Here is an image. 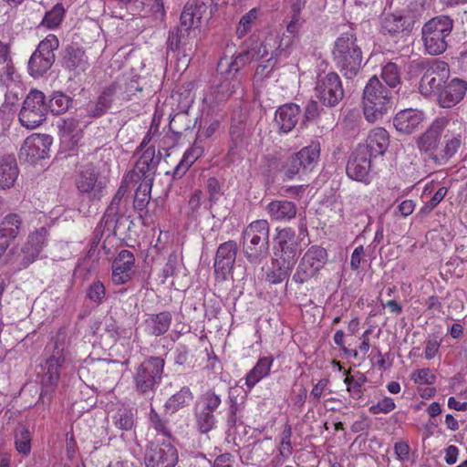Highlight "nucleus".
I'll return each mask as SVG.
<instances>
[{
    "label": "nucleus",
    "mask_w": 467,
    "mask_h": 467,
    "mask_svg": "<svg viewBox=\"0 0 467 467\" xmlns=\"http://www.w3.org/2000/svg\"><path fill=\"white\" fill-rule=\"evenodd\" d=\"M196 32L197 30L181 24L179 27L170 32L168 48L176 52L178 56L190 57L195 48Z\"/></svg>",
    "instance_id": "22"
},
{
    "label": "nucleus",
    "mask_w": 467,
    "mask_h": 467,
    "mask_svg": "<svg viewBox=\"0 0 467 467\" xmlns=\"http://www.w3.org/2000/svg\"><path fill=\"white\" fill-rule=\"evenodd\" d=\"M165 360L161 357L145 358L134 368L132 382L135 392L152 400L161 383Z\"/></svg>",
    "instance_id": "5"
},
{
    "label": "nucleus",
    "mask_w": 467,
    "mask_h": 467,
    "mask_svg": "<svg viewBox=\"0 0 467 467\" xmlns=\"http://www.w3.org/2000/svg\"><path fill=\"white\" fill-rule=\"evenodd\" d=\"M168 414H160L155 408L150 404V411L148 414L149 423L157 434L162 435L168 439L172 438L171 429L169 425V420L166 416Z\"/></svg>",
    "instance_id": "39"
},
{
    "label": "nucleus",
    "mask_w": 467,
    "mask_h": 467,
    "mask_svg": "<svg viewBox=\"0 0 467 467\" xmlns=\"http://www.w3.org/2000/svg\"><path fill=\"white\" fill-rule=\"evenodd\" d=\"M18 174L19 169L14 155L6 154L0 157V187L2 189L12 187Z\"/></svg>",
    "instance_id": "33"
},
{
    "label": "nucleus",
    "mask_w": 467,
    "mask_h": 467,
    "mask_svg": "<svg viewBox=\"0 0 467 467\" xmlns=\"http://www.w3.org/2000/svg\"><path fill=\"white\" fill-rule=\"evenodd\" d=\"M77 187L82 193H87L89 202H100L106 194L107 183L99 179L98 172L92 165L86 166L79 173Z\"/></svg>",
    "instance_id": "18"
},
{
    "label": "nucleus",
    "mask_w": 467,
    "mask_h": 467,
    "mask_svg": "<svg viewBox=\"0 0 467 467\" xmlns=\"http://www.w3.org/2000/svg\"><path fill=\"white\" fill-rule=\"evenodd\" d=\"M133 90L141 91L142 88L136 85V81L131 80L128 87L127 91H123L121 85L113 82L105 87L96 102L88 106V116L92 118H99L103 116L116 101H128L130 99V93Z\"/></svg>",
    "instance_id": "8"
},
{
    "label": "nucleus",
    "mask_w": 467,
    "mask_h": 467,
    "mask_svg": "<svg viewBox=\"0 0 467 467\" xmlns=\"http://www.w3.org/2000/svg\"><path fill=\"white\" fill-rule=\"evenodd\" d=\"M269 223L266 220L252 222L243 232V252L250 264L258 265L269 254Z\"/></svg>",
    "instance_id": "4"
},
{
    "label": "nucleus",
    "mask_w": 467,
    "mask_h": 467,
    "mask_svg": "<svg viewBox=\"0 0 467 467\" xmlns=\"http://www.w3.org/2000/svg\"><path fill=\"white\" fill-rule=\"evenodd\" d=\"M71 99L63 93H55L49 99L47 111L50 110L54 115L65 113L70 107Z\"/></svg>",
    "instance_id": "49"
},
{
    "label": "nucleus",
    "mask_w": 467,
    "mask_h": 467,
    "mask_svg": "<svg viewBox=\"0 0 467 467\" xmlns=\"http://www.w3.org/2000/svg\"><path fill=\"white\" fill-rule=\"evenodd\" d=\"M421 121V112L413 109H407L396 114L393 125L400 132L410 134L418 128Z\"/></svg>",
    "instance_id": "32"
},
{
    "label": "nucleus",
    "mask_w": 467,
    "mask_h": 467,
    "mask_svg": "<svg viewBox=\"0 0 467 467\" xmlns=\"http://www.w3.org/2000/svg\"><path fill=\"white\" fill-rule=\"evenodd\" d=\"M58 127L63 138L76 140V141L78 140L81 132L78 120L66 119L62 120Z\"/></svg>",
    "instance_id": "51"
},
{
    "label": "nucleus",
    "mask_w": 467,
    "mask_h": 467,
    "mask_svg": "<svg viewBox=\"0 0 467 467\" xmlns=\"http://www.w3.org/2000/svg\"><path fill=\"white\" fill-rule=\"evenodd\" d=\"M195 427L202 434H207L216 428L215 415L209 413L198 407H194Z\"/></svg>",
    "instance_id": "43"
},
{
    "label": "nucleus",
    "mask_w": 467,
    "mask_h": 467,
    "mask_svg": "<svg viewBox=\"0 0 467 467\" xmlns=\"http://www.w3.org/2000/svg\"><path fill=\"white\" fill-rule=\"evenodd\" d=\"M315 92L319 101L329 108L338 105L345 94L340 77L336 72L319 74Z\"/></svg>",
    "instance_id": "14"
},
{
    "label": "nucleus",
    "mask_w": 467,
    "mask_h": 467,
    "mask_svg": "<svg viewBox=\"0 0 467 467\" xmlns=\"http://www.w3.org/2000/svg\"><path fill=\"white\" fill-rule=\"evenodd\" d=\"M48 232L46 227H40L29 234L26 242L20 247L12 249V260L19 269H26L39 256L47 244Z\"/></svg>",
    "instance_id": "10"
},
{
    "label": "nucleus",
    "mask_w": 467,
    "mask_h": 467,
    "mask_svg": "<svg viewBox=\"0 0 467 467\" xmlns=\"http://www.w3.org/2000/svg\"><path fill=\"white\" fill-rule=\"evenodd\" d=\"M396 408V404L393 399L389 397H385L381 400H379L377 404L369 407L368 410L370 413L377 415L379 413H389L392 411Z\"/></svg>",
    "instance_id": "59"
},
{
    "label": "nucleus",
    "mask_w": 467,
    "mask_h": 467,
    "mask_svg": "<svg viewBox=\"0 0 467 467\" xmlns=\"http://www.w3.org/2000/svg\"><path fill=\"white\" fill-rule=\"evenodd\" d=\"M332 55L337 67L348 79L354 78L362 68V50L353 31L343 33L336 39Z\"/></svg>",
    "instance_id": "1"
},
{
    "label": "nucleus",
    "mask_w": 467,
    "mask_h": 467,
    "mask_svg": "<svg viewBox=\"0 0 467 467\" xmlns=\"http://www.w3.org/2000/svg\"><path fill=\"white\" fill-rule=\"evenodd\" d=\"M32 432L29 428L20 424L15 430V447L18 453L28 456L31 452Z\"/></svg>",
    "instance_id": "41"
},
{
    "label": "nucleus",
    "mask_w": 467,
    "mask_h": 467,
    "mask_svg": "<svg viewBox=\"0 0 467 467\" xmlns=\"http://www.w3.org/2000/svg\"><path fill=\"white\" fill-rule=\"evenodd\" d=\"M349 371L346 372L344 383L347 385V390L349 396L356 400H359L364 396L363 385L368 381L365 374L358 371L354 376L348 375Z\"/></svg>",
    "instance_id": "40"
},
{
    "label": "nucleus",
    "mask_w": 467,
    "mask_h": 467,
    "mask_svg": "<svg viewBox=\"0 0 467 467\" xmlns=\"http://www.w3.org/2000/svg\"><path fill=\"white\" fill-rule=\"evenodd\" d=\"M228 404L227 423L233 427L237 423V414L241 410V405L237 402V398L231 394L228 397Z\"/></svg>",
    "instance_id": "61"
},
{
    "label": "nucleus",
    "mask_w": 467,
    "mask_h": 467,
    "mask_svg": "<svg viewBox=\"0 0 467 467\" xmlns=\"http://www.w3.org/2000/svg\"><path fill=\"white\" fill-rule=\"evenodd\" d=\"M320 109L317 101L311 99L307 102L305 113L304 121H309L317 119L319 116Z\"/></svg>",
    "instance_id": "64"
},
{
    "label": "nucleus",
    "mask_w": 467,
    "mask_h": 467,
    "mask_svg": "<svg viewBox=\"0 0 467 467\" xmlns=\"http://www.w3.org/2000/svg\"><path fill=\"white\" fill-rule=\"evenodd\" d=\"M261 47L264 49L263 53H261L260 49L258 53H255L254 50H246L234 57L230 63L223 58L219 61L218 69L221 70L223 80L216 88L218 99H228L234 92L235 88L239 85L235 75L241 68L250 61L257 60L267 55L266 45L262 43L260 45Z\"/></svg>",
    "instance_id": "3"
},
{
    "label": "nucleus",
    "mask_w": 467,
    "mask_h": 467,
    "mask_svg": "<svg viewBox=\"0 0 467 467\" xmlns=\"http://www.w3.org/2000/svg\"><path fill=\"white\" fill-rule=\"evenodd\" d=\"M223 192L221 185L217 179L212 177L207 180L205 192L195 191L192 194L190 202H216L221 200Z\"/></svg>",
    "instance_id": "36"
},
{
    "label": "nucleus",
    "mask_w": 467,
    "mask_h": 467,
    "mask_svg": "<svg viewBox=\"0 0 467 467\" xmlns=\"http://www.w3.org/2000/svg\"><path fill=\"white\" fill-rule=\"evenodd\" d=\"M320 151L321 145L319 140H311L307 146L303 147L288 159L285 175L288 178H293L300 172L312 171L319 161Z\"/></svg>",
    "instance_id": "16"
},
{
    "label": "nucleus",
    "mask_w": 467,
    "mask_h": 467,
    "mask_svg": "<svg viewBox=\"0 0 467 467\" xmlns=\"http://www.w3.org/2000/svg\"><path fill=\"white\" fill-rule=\"evenodd\" d=\"M462 141L460 135L453 136L445 140V144L439 150V155L434 156L435 165L443 166L458 152Z\"/></svg>",
    "instance_id": "37"
},
{
    "label": "nucleus",
    "mask_w": 467,
    "mask_h": 467,
    "mask_svg": "<svg viewBox=\"0 0 467 467\" xmlns=\"http://www.w3.org/2000/svg\"><path fill=\"white\" fill-rule=\"evenodd\" d=\"M238 246L234 241L221 244L216 251L213 268L216 278L225 280L232 272L237 254Z\"/></svg>",
    "instance_id": "23"
},
{
    "label": "nucleus",
    "mask_w": 467,
    "mask_h": 467,
    "mask_svg": "<svg viewBox=\"0 0 467 467\" xmlns=\"http://www.w3.org/2000/svg\"><path fill=\"white\" fill-rule=\"evenodd\" d=\"M273 357L260 358L245 377V385L252 389L262 379L267 377L273 365Z\"/></svg>",
    "instance_id": "35"
},
{
    "label": "nucleus",
    "mask_w": 467,
    "mask_h": 467,
    "mask_svg": "<svg viewBox=\"0 0 467 467\" xmlns=\"http://www.w3.org/2000/svg\"><path fill=\"white\" fill-rule=\"evenodd\" d=\"M86 297L97 306H100L107 299V291L100 280L91 283L86 290Z\"/></svg>",
    "instance_id": "48"
},
{
    "label": "nucleus",
    "mask_w": 467,
    "mask_h": 467,
    "mask_svg": "<svg viewBox=\"0 0 467 467\" xmlns=\"http://www.w3.org/2000/svg\"><path fill=\"white\" fill-rule=\"evenodd\" d=\"M301 114V109L295 103H286L280 106L275 111V122L279 130L284 133L291 131L297 124Z\"/></svg>",
    "instance_id": "29"
},
{
    "label": "nucleus",
    "mask_w": 467,
    "mask_h": 467,
    "mask_svg": "<svg viewBox=\"0 0 467 467\" xmlns=\"http://www.w3.org/2000/svg\"><path fill=\"white\" fill-rule=\"evenodd\" d=\"M133 180V174H127L124 177L110 204H120V202H127L129 201L130 182Z\"/></svg>",
    "instance_id": "55"
},
{
    "label": "nucleus",
    "mask_w": 467,
    "mask_h": 467,
    "mask_svg": "<svg viewBox=\"0 0 467 467\" xmlns=\"http://www.w3.org/2000/svg\"><path fill=\"white\" fill-rule=\"evenodd\" d=\"M452 27L453 21L447 16H439L425 23L421 29L425 52L431 56L442 54L447 49V38Z\"/></svg>",
    "instance_id": "6"
},
{
    "label": "nucleus",
    "mask_w": 467,
    "mask_h": 467,
    "mask_svg": "<svg viewBox=\"0 0 467 467\" xmlns=\"http://www.w3.org/2000/svg\"><path fill=\"white\" fill-rule=\"evenodd\" d=\"M135 256L129 250H121L112 263V282L124 285L131 280L135 270Z\"/></svg>",
    "instance_id": "25"
},
{
    "label": "nucleus",
    "mask_w": 467,
    "mask_h": 467,
    "mask_svg": "<svg viewBox=\"0 0 467 467\" xmlns=\"http://www.w3.org/2000/svg\"><path fill=\"white\" fill-rule=\"evenodd\" d=\"M381 29L386 34L395 36L405 29V19L401 16L387 15L381 23Z\"/></svg>",
    "instance_id": "46"
},
{
    "label": "nucleus",
    "mask_w": 467,
    "mask_h": 467,
    "mask_svg": "<svg viewBox=\"0 0 467 467\" xmlns=\"http://www.w3.org/2000/svg\"><path fill=\"white\" fill-rule=\"evenodd\" d=\"M389 143L388 131L383 128H376L369 132L366 143L359 144L358 147L365 148L364 151L367 150V154L371 158H376L383 155L389 147Z\"/></svg>",
    "instance_id": "30"
},
{
    "label": "nucleus",
    "mask_w": 467,
    "mask_h": 467,
    "mask_svg": "<svg viewBox=\"0 0 467 467\" xmlns=\"http://www.w3.org/2000/svg\"><path fill=\"white\" fill-rule=\"evenodd\" d=\"M328 383H329L328 379H322L318 380V382L316 385H314V387L310 392V401L314 405H317L318 403V401H319L324 390L327 387Z\"/></svg>",
    "instance_id": "63"
},
{
    "label": "nucleus",
    "mask_w": 467,
    "mask_h": 467,
    "mask_svg": "<svg viewBox=\"0 0 467 467\" xmlns=\"http://www.w3.org/2000/svg\"><path fill=\"white\" fill-rule=\"evenodd\" d=\"M193 149L188 150L182 156L181 161L176 165L173 171V178L182 177L192 164L197 160L198 154Z\"/></svg>",
    "instance_id": "53"
},
{
    "label": "nucleus",
    "mask_w": 467,
    "mask_h": 467,
    "mask_svg": "<svg viewBox=\"0 0 467 467\" xmlns=\"http://www.w3.org/2000/svg\"><path fill=\"white\" fill-rule=\"evenodd\" d=\"M307 235L306 228L302 226L298 234L291 228L278 231L275 249L280 252V259L284 264H287L288 269H292L295 265L297 254L302 250L301 244L307 246L310 244Z\"/></svg>",
    "instance_id": "7"
},
{
    "label": "nucleus",
    "mask_w": 467,
    "mask_h": 467,
    "mask_svg": "<svg viewBox=\"0 0 467 467\" xmlns=\"http://www.w3.org/2000/svg\"><path fill=\"white\" fill-rule=\"evenodd\" d=\"M59 47L58 38L49 34L37 46L28 61V72L34 78L42 77L55 62L54 51Z\"/></svg>",
    "instance_id": "11"
},
{
    "label": "nucleus",
    "mask_w": 467,
    "mask_h": 467,
    "mask_svg": "<svg viewBox=\"0 0 467 467\" xmlns=\"http://www.w3.org/2000/svg\"><path fill=\"white\" fill-rule=\"evenodd\" d=\"M63 65L69 70H75L78 68L84 69L87 65L85 51L80 47L68 46L65 49Z\"/></svg>",
    "instance_id": "38"
},
{
    "label": "nucleus",
    "mask_w": 467,
    "mask_h": 467,
    "mask_svg": "<svg viewBox=\"0 0 467 467\" xmlns=\"http://www.w3.org/2000/svg\"><path fill=\"white\" fill-rule=\"evenodd\" d=\"M256 17L257 10L255 8L250 10L241 17L236 28V34L239 38L244 36L248 33V31L251 29L253 22L256 19Z\"/></svg>",
    "instance_id": "57"
},
{
    "label": "nucleus",
    "mask_w": 467,
    "mask_h": 467,
    "mask_svg": "<svg viewBox=\"0 0 467 467\" xmlns=\"http://www.w3.org/2000/svg\"><path fill=\"white\" fill-rule=\"evenodd\" d=\"M364 150L365 148L357 147L347 164V174L356 181H364L370 170L372 158Z\"/></svg>",
    "instance_id": "27"
},
{
    "label": "nucleus",
    "mask_w": 467,
    "mask_h": 467,
    "mask_svg": "<svg viewBox=\"0 0 467 467\" xmlns=\"http://www.w3.org/2000/svg\"><path fill=\"white\" fill-rule=\"evenodd\" d=\"M411 379L420 385H433L436 382V376L429 368H419L411 373Z\"/></svg>",
    "instance_id": "56"
},
{
    "label": "nucleus",
    "mask_w": 467,
    "mask_h": 467,
    "mask_svg": "<svg viewBox=\"0 0 467 467\" xmlns=\"http://www.w3.org/2000/svg\"><path fill=\"white\" fill-rule=\"evenodd\" d=\"M64 361V346L63 344H59L57 340L52 355L47 358L45 364L42 365V390L39 399L43 401L45 398H47L48 401L51 400L52 394L60 379V368Z\"/></svg>",
    "instance_id": "12"
},
{
    "label": "nucleus",
    "mask_w": 467,
    "mask_h": 467,
    "mask_svg": "<svg viewBox=\"0 0 467 467\" xmlns=\"http://www.w3.org/2000/svg\"><path fill=\"white\" fill-rule=\"evenodd\" d=\"M178 264V257L175 253H171L163 266L161 276L163 278L162 282L164 283L166 279L169 277L174 276L176 275V267Z\"/></svg>",
    "instance_id": "62"
},
{
    "label": "nucleus",
    "mask_w": 467,
    "mask_h": 467,
    "mask_svg": "<svg viewBox=\"0 0 467 467\" xmlns=\"http://www.w3.org/2000/svg\"><path fill=\"white\" fill-rule=\"evenodd\" d=\"M146 467H174L178 462V451L171 442L151 443L145 451Z\"/></svg>",
    "instance_id": "17"
},
{
    "label": "nucleus",
    "mask_w": 467,
    "mask_h": 467,
    "mask_svg": "<svg viewBox=\"0 0 467 467\" xmlns=\"http://www.w3.org/2000/svg\"><path fill=\"white\" fill-rule=\"evenodd\" d=\"M193 400V393L188 386H183L164 403L165 414H174L187 408Z\"/></svg>",
    "instance_id": "34"
},
{
    "label": "nucleus",
    "mask_w": 467,
    "mask_h": 467,
    "mask_svg": "<svg viewBox=\"0 0 467 467\" xmlns=\"http://www.w3.org/2000/svg\"><path fill=\"white\" fill-rule=\"evenodd\" d=\"M221 404V396L214 389H208L199 397L195 406L215 415Z\"/></svg>",
    "instance_id": "44"
},
{
    "label": "nucleus",
    "mask_w": 467,
    "mask_h": 467,
    "mask_svg": "<svg viewBox=\"0 0 467 467\" xmlns=\"http://www.w3.org/2000/svg\"><path fill=\"white\" fill-rule=\"evenodd\" d=\"M171 321L172 316L170 311L150 314L144 320L145 330L148 334L154 337L162 336L169 330Z\"/></svg>",
    "instance_id": "31"
},
{
    "label": "nucleus",
    "mask_w": 467,
    "mask_h": 467,
    "mask_svg": "<svg viewBox=\"0 0 467 467\" xmlns=\"http://www.w3.org/2000/svg\"><path fill=\"white\" fill-rule=\"evenodd\" d=\"M467 91V81L454 78L444 83L437 94V103L441 108L451 109L460 103Z\"/></svg>",
    "instance_id": "24"
},
{
    "label": "nucleus",
    "mask_w": 467,
    "mask_h": 467,
    "mask_svg": "<svg viewBox=\"0 0 467 467\" xmlns=\"http://www.w3.org/2000/svg\"><path fill=\"white\" fill-rule=\"evenodd\" d=\"M213 0L188 1L181 15V24L198 31L203 19L208 20L213 12Z\"/></svg>",
    "instance_id": "20"
},
{
    "label": "nucleus",
    "mask_w": 467,
    "mask_h": 467,
    "mask_svg": "<svg viewBox=\"0 0 467 467\" xmlns=\"http://www.w3.org/2000/svg\"><path fill=\"white\" fill-rule=\"evenodd\" d=\"M47 105L45 94L37 89H32L24 99L18 119L27 130L39 127L47 119Z\"/></svg>",
    "instance_id": "9"
},
{
    "label": "nucleus",
    "mask_w": 467,
    "mask_h": 467,
    "mask_svg": "<svg viewBox=\"0 0 467 467\" xmlns=\"http://www.w3.org/2000/svg\"><path fill=\"white\" fill-rule=\"evenodd\" d=\"M381 78L389 88H395L401 84L400 69L393 62L387 63L381 69Z\"/></svg>",
    "instance_id": "45"
},
{
    "label": "nucleus",
    "mask_w": 467,
    "mask_h": 467,
    "mask_svg": "<svg viewBox=\"0 0 467 467\" xmlns=\"http://www.w3.org/2000/svg\"><path fill=\"white\" fill-rule=\"evenodd\" d=\"M161 158V153L156 154L154 147H148L136 161L134 170L129 174H133V179L143 177L151 182Z\"/></svg>",
    "instance_id": "26"
},
{
    "label": "nucleus",
    "mask_w": 467,
    "mask_h": 467,
    "mask_svg": "<svg viewBox=\"0 0 467 467\" xmlns=\"http://www.w3.org/2000/svg\"><path fill=\"white\" fill-rule=\"evenodd\" d=\"M450 77L448 63L440 59H433L428 63L422 75L419 90L424 97L437 95Z\"/></svg>",
    "instance_id": "15"
},
{
    "label": "nucleus",
    "mask_w": 467,
    "mask_h": 467,
    "mask_svg": "<svg viewBox=\"0 0 467 467\" xmlns=\"http://www.w3.org/2000/svg\"><path fill=\"white\" fill-rule=\"evenodd\" d=\"M292 437V427L290 424L285 423L284 426V430L281 434V441L279 445V456L278 462H280V458L282 461L288 459L293 452V447L291 443Z\"/></svg>",
    "instance_id": "50"
},
{
    "label": "nucleus",
    "mask_w": 467,
    "mask_h": 467,
    "mask_svg": "<svg viewBox=\"0 0 467 467\" xmlns=\"http://www.w3.org/2000/svg\"><path fill=\"white\" fill-rule=\"evenodd\" d=\"M150 187L151 182L148 180L142 182L135 192L133 202L138 204H149L150 200Z\"/></svg>",
    "instance_id": "58"
},
{
    "label": "nucleus",
    "mask_w": 467,
    "mask_h": 467,
    "mask_svg": "<svg viewBox=\"0 0 467 467\" xmlns=\"http://www.w3.org/2000/svg\"><path fill=\"white\" fill-rule=\"evenodd\" d=\"M230 138L228 154L231 156L240 155L246 145L244 125L241 123L238 125H232L230 128Z\"/></svg>",
    "instance_id": "42"
},
{
    "label": "nucleus",
    "mask_w": 467,
    "mask_h": 467,
    "mask_svg": "<svg viewBox=\"0 0 467 467\" xmlns=\"http://www.w3.org/2000/svg\"><path fill=\"white\" fill-rule=\"evenodd\" d=\"M449 123L446 117L436 119L431 126L419 138L418 147L421 152L426 154V160L435 164L434 156L439 155V145L441 131Z\"/></svg>",
    "instance_id": "19"
},
{
    "label": "nucleus",
    "mask_w": 467,
    "mask_h": 467,
    "mask_svg": "<svg viewBox=\"0 0 467 467\" xmlns=\"http://www.w3.org/2000/svg\"><path fill=\"white\" fill-rule=\"evenodd\" d=\"M327 262V250L319 245H312L300 259L293 281L300 285L309 281L317 275Z\"/></svg>",
    "instance_id": "13"
},
{
    "label": "nucleus",
    "mask_w": 467,
    "mask_h": 467,
    "mask_svg": "<svg viewBox=\"0 0 467 467\" xmlns=\"http://www.w3.org/2000/svg\"><path fill=\"white\" fill-rule=\"evenodd\" d=\"M52 143L53 138L50 135L32 134L25 140L20 149V158L31 163L45 159L48 155Z\"/></svg>",
    "instance_id": "21"
},
{
    "label": "nucleus",
    "mask_w": 467,
    "mask_h": 467,
    "mask_svg": "<svg viewBox=\"0 0 467 467\" xmlns=\"http://www.w3.org/2000/svg\"><path fill=\"white\" fill-rule=\"evenodd\" d=\"M65 16V9L61 4H57L53 8L47 11L40 26L47 27V29L57 28L62 22Z\"/></svg>",
    "instance_id": "47"
},
{
    "label": "nucleus",
    "mask_w": 467,
    "mask_h": 467,
    "mask_svg": "<svg viewBox=\"0 0 467 467\" xmlns=\"http://www.w3.org/2000/svg\"><path fill=\"white\" fill-rule=\"evenodd\" d=\"M365 119L374 123L381 119L392 108L393 96L389 88L383 86L377 76L371 77L362 94Z\"/></svg>",
    "instance_id": "2"
},
{
    "label": "nucleus",
    "mask_w": 467,
    "mask_h": 467,
    "mask_svg": "<svg viewBox=\"0 0 467 467\" xmlns=\"http://www.w3.org/2000/svg\"><path fill=\"white\" fill-rule=\"evenodd\" d=\"M432 187L426 186L422 192V198L430 197L429 201H424L427 204H439L446 196L447 188L440 187L434 194H432Z\"/></svg>",
    "instance_id": "60"
},
{
    "label": "nucleus",
    "mask_w": 467,
    "mask_h": 467,
    "mask_svg": "<svg viewBox=\"0 0 467 467\" xmlns=\"http://www.w3.org/2000/svg\"><path fill=\"white\" fill-rule=\"evenodd\" d=\"M114 424L120 430L130 431L134 425V414L131 410L119 409L114 416Z\"/></svg>",
    "instance_id": "52"
},
{
    "label": "nucleus",
    "mask_w": 467,
    "mask_h": 467,
    "mask_svg": "<svg viewBox=\"0 0 467 467\" xmlns=\"http://www.w3.org/2000/svg\"><path fill=\"white\" fill-rule=\"evenodd\" d=\"M22 226V219L16 213H9L0 223V255H4L16 239Z\"/></svg>",
    "instance_id": "28"
},
{
    "label": "nucleus",
    "mask_w": 467,
    "mask_h": 467,
    "mask_svg": "<svg viewBox=\"0 0 467 467\" xmlns=\"http://www.w3.org/2000/svg\"><path fill=\"white\" fill-rule=\"evenodd\" d=\"M271 218L276 221H289L296 215V206H268Z\"/></svg>",
    "instance_id": "54"
}]
</instances>
